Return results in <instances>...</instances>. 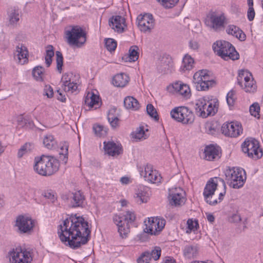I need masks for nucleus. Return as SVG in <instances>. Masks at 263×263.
<instances>
[{
	"mask_svg": "<svg viewBox=\"0 0 263 263\" xmlns=\"http://www.w3.org/2000/svg\"><path fill=\"white\" fill-rule=\"evenodd\" d=\"M82 216L71 215L58 226V234L61 241L72 249H77L82 243Z\"/></svg>",
	"mask_w": 263,
	"mask_h": 263,
	"instance_id": "obj_1",
	"label": "nucleus"
},
{
	"mask_svg": "<svg viewBox=\"0 0 263 263\" xmlns=\"http://www.w3.org/2000/svg\"><path fill=\"white\" fill-rule=\"evenodd\" d=\"M226 185L220 177L210 178L204 188L203 195L207 203L215 205L221 202L226 193Z\"/></svg>",
	"mask_w": 263,
	"mask_h": 263,
	"instance_id": "obj_2",
	"label": "nucleus"
},
{
	"mask_svg": "<svg viewBox=\"0 0 263 263\" xmlns=\"http://www.w3.org/2000/svg\"><path fill=\"white\" fill-rule=\"evenodd\" d=\"M34 170L40 175L49 176L57 172L59 168V160L53 157L42 155L35 158Z\"/></svg>",
	"mask_w": 263,
	"mask_h": 263,
	"instance_id": "obj_3",
	"label": "nucleus"
},
{
	"mask_svg": "<svg viewBox=\"0 0 263 263\" xmlns=\"http://www.w3.org/2000/svg\"><path fill=\"white\" fill-rule=\"evenodd\" d=\"M219 106L217 99L209 100L205 97L198 99L195 104V111L199 116L205 118L214 116L218 111Z\"/></svg>",
	"mask_w": 263,
	"mask_h": 263,
	"instance_id": "obj_4",
	"label": "nucleus"
},
{
	"mask_svg": "<svg viewBox=\"0 0 263 263\" xmlns=\"http://www.w3.org/2000/svg\"><path fill=\"white\" fill-rule=\"evenodd\" d=\"M214 51L217 55L224 60L239 59V54L232 44L228 41L220 40L215 42L212 46Z\"/></svg>",
	"mask_w": 263,
	"mask_h": 263,
	"instance_id": "obj_5",
	"label": "nucleus"
},
{
	"mask_svg": "<svg viewBox=\"0 0 263 263\" xmlns=\"http://www.w3.org/2000/svg\"><path fill=\"white\" fill-rule=\"evenodd\" d=\"M136 218V215L132 211H127L124 214L114 216V221L118 226V232L122 238L126 237L129 232L130 225L134 222Z\"/></svg>",
	"mask_w": 263,
	"mask_h": 263,
	"instance_id": "obj_6",
	"label": "nucleus"
},
{
	"mask_svg": "<svg viewBox=\"0 0 263 263\" xmlns=\"http://www.w3.org/2000/svg\"><path fill=\"white\" fill-rule=\"evenodd\" d=\"M242 173L245 174V171L240 168L233 167L226 170L225 175L227 183L234 189H239L242 187L245 183L246 177L243 178Z\"/></svg>",
	"mask_w": 263,
	"mask_h": 263,
	"instance_id": "obj_7",
	"label": "nucleus"
},
{
	"mask_svg": "<svg viewBox=\"0 0 263 263\" xmlns=\"http://www.w3.org/2000/svg\"><path fill=\"white\" fill-rule=\"evenodd\" d=\"M66 42L71 47L80 48L82 42L79 41L82 37V28L78 26H70L65 29Z\"/></svg>",
	"mask_w": 263,
	"mask_h": 263,
	"instance_id": "obj_8",
	"label": "nucleus"
},
{
	"mask_svg": "<svg viewBox=\"0 0 263 263\" xmlns=\"http://www.w3.org/2000/svg\"><path fill=\"white\" fill-rule=\"evenodd\" d=\"M193 82L198 90L205 91L216 85V82L210 79L206 70H202L196 72L193 76Z\"/></svg>",
	"mask_w": 263,
	"mask_h": 263,
	"instance_id": "obj_9",
	"label": "nucleus"
},
{
	"mask_svg": "<svg viewBox=\"0 0 263 263\" xmlns=\"http://www.w3.org/2000/svg\"><path fill=\"white\" fill-rule=\"evenodd\" d=\"M171 116L175 120L183 124H192L195 119L193 112L185 106L175 107L171 110Z\"/></svg>",
	"mask_w": 263,
	"mask_h": 263,
	"instance_id": "obj_10",
	"label": "nucleus"
},
{
	"mask_svg": "<svg viewBox=\"0 0 263 263\" xmlns=\"http://www.w3.org/2000/svg\"><path fill=\"white\" fill-rule=\"evenodd\" d=\"M11 263H31L32 252L21 248L12 249L8 254Z\"/></svg>",
	"mask_w": 263,
	"mask_h": 263,
	"instance_id": "obj_11",
	"label": "nucleus"
},
{
	"mask_svg": "<svg viewBox=\"0 0 263 263\" xmlns=\"http://www.w3.org/2000/svg\"><path fill=\"white\" fill-rule=\"evenodd\" d=\"M241 147L243 152L247 154L249 157L258 159L262 156V149L259 147V142L254 138L246 139Z\"/></svg>",
	"mask_w": 263,
	"mask_h": 263,
	"instance_id": "obj_12",
	"label": "nucleus"
},
{
	"mask_svg": "<svg viewBox=\"0 0 263 263\" xmlns=\"http://www.w3.org/2000/svg\"><path fill=\"white\" fill-rule=\"evenodd\" d=\"M168 199L170 204L175 206H181L186 201L185 193L181 187H173L168 190Z\"/></svg>",
	"mask_w": 263,
	"mask_h": 263,
	"instance_id": "obj_13",
	"label": "nucleus"
},
{
	"mask_svg": "<svg viewBox=\"0 0 263 263\" xmlns=\"http://www.w3.org/2000/svg\"><path fill=\"white\" fill-rule=\"evenodd\" d=\"M226 17L223 14L218 15L215 12H211L205 20V24L206 26L217 31L224 27Z\"/></svg>",
	"mask_w": 263,
	"mask_h": 263,
	"instance_id": "obj_14",
	"label": "nucleus"
},
{
	"mask_svg": "<svg viewBox=\"0 0 263 263\" xmlns=\"http://www.w3.org/2000/svg\"><path fill=\"white\" fill-rule=\"evenodd\" d=\"M137 21L140 30L143 32H150L155 26V20L150 13L138 15Z\"/></svg>",
	"mask_w": 263,
	"mask_h": 263,
	"instance_id": "obj_15",
	"label": "nucleus"
},
{
	"mask_svg": "<svg viewBox=\"0 0 263 263\" xmlns=\"http://www.w3.org/2000/svg\"><path fill=\"white\" fill-rule=\"evenodd\" d=\"M222 133L225 136L231 137H236L242 132L241 126L238 123L232 122L224 123L221 126Z\"/></svg>",
	"mask_w": 263,
	"mask_h": 263,
	"instance_id": "obj_16",
	"label": "nucleus"
},
{
	"mask_svg": "<svg viewBox=\"0 0 263 263\" xmlns=\"http://www.w3.org/2000/svg\"><path fill=\"white\" fill-rule=\"evenodd\" d=\"M15 226L21 233H27L33 227L32 220L28 217L23 215L18 216L16 219Z\"/></svg>",
	"mask_w": 263,
	"mask_h": 263,
	"instance_id": "obj_17",
	"label": "nucleus"
},
{
	"mask_svg": "<svg viewBox=\"0 0 263 263\" xmlns=\"http://www.w3.org/2000/svg\"><path fill=\"white\" fill-rule=\"evenodd\" d=\"M161 250L160 247H156L151 252L148 251L143 253L137 259V263H149L151 258L155 260L159 259Z\"/></svg>",
	"mask_w": 263,
	"mask_h": 263,
	"instance_id": "obj_18",
	"label": "nucleus"
},
{
	"mask_svg": "<svg viewBox=\"0 0 263 263\" xmlns=\"http://www.w3.org/2000/svg\"><path fill=\"white\" fill-rule=\"evenodd\" d=\"M109 26L118 33H122L124 31V28L126 26L125 19L121 15L112 16L109 19Z\"/></svg>",
	"mask_w": 263,
	"mask_h": 263,
	"instance_id": "obj_19",
	"label": "nucleus"
},
{
	"mask_svg": "<svg viewBox=\"0 0 263 263\" xmlns=\"http://www.w3.org/2000/svg\"><path fill=\"white\" fill-rule=\"evenodd\" d=\"M104 149L105 154L111 156H117L123 153L121 144H117L113 141H104Z\"/></svg>",
	"mask_w": 263,
	"mask_h": 263,
	"instance_id": "obj_20",
	"label": "nucleus"
},
{
	"mask_svg": "<svg viewBox=\"0 0 263 263\" xmlns=\"http://www.w3.org/2000/svg\"><path fill=\"white\" fill-rule=\"evenodd\" d=\"M62 198L64 200L70 202L72 207L82 206V195L80 191L75 193L63 194Z\"/></svg>",
	"mask_w": 263,
	"mask_h": 263,
	"instance_id": "obj_21",
	"label": "nucleus"
},
{
	"mask_svg": "<svg viewBox=\"0 0 263 263\" xmlns=\"http://www.w3.org/2000/svg\"><path fill=\"white\" fill-rule=\"evenodd\" d=\"M203 153L204 158L208 161L216 160L221 157L218 147L212 144L205 147Z\"/></svg>",
	"mask_w": 263,
	"mask_h": 263,
	"instance_id": "obj_22",
	"label": "nucleus"
},
{
	"mask_svg": "<svg viewBox=\"0 0 263 263\" xmlns=\"http://www.w3.org/2000/svg\"><path fill=\"white\" fill-rule=\"evenodd\" d=\"M100 99L99 96L96 95L93 91H88L85 97L84 103L88 107L89 109L93 107H95L96 109L101 105Z\"/></svg>",
	"mask_w": 263,
	"mask_h": 263,
	"instance_id": "obj_23",
	"label": "nucleus"
},
{
	"mask_svg": "<svg viewBox=\"0 0 263 263\" xmlns=\"http://www.w3.org/2000/svg\"><path fill=\"white\" fill-rule=\"evenodd\" d=\"M28 52L26 47L22 44L18 45L16 48L14 57H17L18 62L24 64L28 61Z\"/></svg>",
	"mask_w": 263,
	"mask_h": 263,
	"instance_id": "obj_24",
	"label": "nucleus"
},
{
	"mask_svg": "<svg viewBox=\"0 0 263 263\" xmlns=\"http://www.w3.org/2000/svg\"><path fill=\"white\" fill-rule=\"evenodd\" d=\"M226 32L228 34L236 37L240 41H244L246 39L245 33L239 27L236 25H229L226 29Z\"/></svg>",
	"mask_w": 263,
	"mask_h": 263,
	"instance_id": "obj_25",
	"label": "nucleus"
},
{
	"mask_svg": "<svg viewBox=\"0 0 263 263\" xmlns=\"http://www.w3.org/2000/svg\"><path fill=\"white\" fill-rule=\"evenodd\" d=\"M138 50L139 47L137 46H132L128 50V53L126 54L122 57V60L126 62L136 61L139 58V53Z\"/></svg>",
	"mask_w": 263,
	"mask_h": 263,
	"instance_id": "obj_26",
	"label": "nucleus"
},
{
	"mask_svg": "<svg viewBox=\"0 0 263 263\" xmlns=\"http://www.w3.org/2000/svg\"><path fill=\"white\" fill-rule=\"evenodd\" d=\"M128 77L123 73H119L115 75L112 79L114 85L119 87H124L128 82Z\"/></svg>",
	"mask_w": 263,
	"mask_h": 263,
	"instance_id": "obj_27",
	"label": "nucleus"
},
{
	"mask_svg": "<svg viewBox=\"0 0 263 263\" xmlns=\"http://www.w3.org/2000/svg\"><path fill=\"white\" fill-rule=\"evenodd\" d=\"M194 59L191 55L187 54H185L182 60V65L180 68V71L185 72L191 70L194 67Z\"/></svg>",
	"mask_w": 263,
	"mask_h": 263,
	"instance_id": "obj_28",
	"label": "nucleus"
},
{
	"mask_svg": "<svg viewBox=\"0 0 263 263\" xmlns=\"http://www.w3.org/2000/svg\"><path fill=\"white\" fill-rule=\"evenodd\" d=\"M7 14L9 24L11 25H16L20 20L18 10L15 8H10L7 10Z\"/></svg>",
	"mask_w": 263,
	"mask_h": 263,
	"instance_id": "obj_29",
	"label": "nucleus"
},
{
	"mask_svg": "<svg viewBox=\"0 0 263 263\" xmlns=\"http://www.w3.org/2000/svg\"><path fill=\"white\" fill-rule=\"evenodd\" d=\"M173 66V62L170 58H163L158 65V70L163 73H167Z\"/></svg>",
	"mask_w": 263,
	"mask_h": 263,
	"instance_id": "obj_30",
	"label": "nucleus"
},
{
	"mask_svg": "<svg viewBox=\"0 0 263 263\" xmlns=\"http://www.w3.org/2000/svg\"><path fill=\"white\" fill-rule=\"evenodd\" d=\"M44 146L48 149H54L58 147V144L53 136L51 134L45 135L43 141Z\"/></svg>",
	"mask_w": 263,
	"mask_h": 263,
	"instance_id": "obj_31",
	"label": "nucleus"
},
{
	"mask_svg": "<svg viewBox=\"0 0 263 263\" xmlns=\"http://www.w3.org/2000/svg\"><path fill=\"white\" fill-rule=\"evenodd\" d=\"M145 228L144 229L145 232L151 235H156L158 234L155 217L148 218L147 222L145 221Z\"/></svg>",
	"mask_w": 263,
	"mask_h": 263,
	"instance_id": "obj_32",
	"label": "nucleus"
},
{
	"mask_svg": "<svg viewBox=\"0 0 263 263\" xmlns=\"http://www.w3.org/2000/svg\"><path fill=\"white\" fill-rule=\"evenodd\" d=\"M124 105L127 109H132L135 110H138L140 107L139 103L137 100L130 96L126 97L124 99Z\"/></svg>",
	"mask_w": 263,
	"mask_h": 263,
	"instance_id": "obj_33",
	"label": "nucleus"
},
{
	"mask_svg": "<svg viewBox=\"0 0 263 263\" xmlns=\"http://www.w3.org/2000/svg\"><path fill=\"white\" fill-rule=\"evenodd\" d=\"M183 255L188 258H192L196 257L198 253V248L195 245H186L184 247Z\"/></svg>",
	"mask_w": 263,
	"mask_h": 263,
	"instance_id": "obj_34",
	"label": "nucleus"
},
{
	"mask_svg": "<svg viewBox=\"0 0 263 263\" xmlns=\"http://www.w3.org/2000/svg\"><path fill=\"white\" fill-rule=\"evenodd\" d=\"M175 90L179 94L187 97L190 93V89L188 85L176 83L173 85Z\"/></svg>",
	"mask_w": 263,
	"mask_h": 263,
	"instance_id": "obj_35",
	"label": "nucleus"
},
{
	"mask_svg": "<svg viewBox=\"0 0 263 263\" xmlns=\"http://www.w3.org/2000/svg\"><path fill=\"white\" fill-rule=\"evenodd\" d=\"M91 224L83 218V245L87 243L91 237Z\"/></svg>",
	"mask_w": 263,
	"mask_h": 263,
	"instance_id": "obj_36",
	"label": "nucleus"
},
{
	"mask_svg": "<svg viewBox=\"0 0 263 263\" xmlns=\"http://www.w3.org/2000/svg\"><path fill=\"white\" fill-rule=\"evenodd\" d=\"M244 80L245 81V87L243 88L245 89V91L251 92L255 91L257 86L253 78H252V80H251L249 76H246Z\"/></svg>",
	"mask_w": 263,
	"mask_h": 263,
	"instance_id": "obj_37",
	"label": "nucleus"
},
{
	"mask_svg": "<svg viewBox=\"0 0 263 263\" xmlns=\"http://www.w3.org/2000/svg\"><path fill=\"white\" fill-rule=\"evenodd\" d=\"M132 138L135 140L136 141L145 139L147 136L145 133L143 126H140L137 128L135 132L131 134Z\"/></svg>",
	"mask_w": 263,
	"mask_h": 263,
	"instance_id": "obj_38",
	"label": "nucleus"
},
{
	"mask_svg": "<svg viewBox=\"0 0 263 263\" xmlns=\"http://www.w3.org/2000/svg\"><path fill=\"white\" fill-rule=\"evenodd\" d=\"M161 178L160 175L156 170H153V172L151 174H148L147 176H144V180L145 181L152 183L160 182Z\"/></svg>",
	"mask_w": 263,
	"mask_h": 263,
	"instance_id": "obj_39",
	"label": "nucleus"
},
{
	"mask_svg": "<svg viewBox=\"0 0 263 263\" xmlns=\"http://www.w3.org/2000/svg\"><path fill=\"white\" fill-rule=\"evenodd\" d=\"M68 144L67 142H64L61 146V151L60 152V159L65 164L68 161Z\"/></svg>",
	"mask_w": 263,
	"mask_h": 263,
	"instance_id": "obj_40",
	"label": "nucleus"
},
{
	"mask_svg": "<svg viewBox=\"0 0 263 263\" xmlns=\"http://www.w3.org/2000/svg\"><path fill=\"white\" fill-rule=\"evenodd\" d=\"M54 55L53 47L52 45H48L46 47V55L45 57V63L47 66L49 67L52 63V58Z\"/></svg>",
	"mask_w": 263,
	"mask_h": 263,
	"instance_id": "obj_41",
	"label": "nucleus"
},
{
	"mask_svg": "<svg viewBox=\"0 0 263 263\" xmlns=\"http://www.w3.org/2000/svg\"><path fill=\"white\" fill-rule=\"evenodd\" d=\"M44 68L41 66L35 67L32 70V75L34 78L37 81H43V74Z\"/></svg>",
	"mask_w": 263,
	"mask_h": 263,
	"instance_id": "obj_42",
	"label": "nucleus"
},
{
	"mask_svg": "<svg viewBox=\"0 0 263 263\" xmlns=\"http://www.w3.org/2000/svg\"><path fill=\"white\" fill-rule=\"evenodd\" d=\"M134 197L136 202L139 204L147 201L148 196L147 195V192L141 189L138 190V192L136 194Z\"/></svg>",
	"mask_w": 263,
	"mask_h": 263,
	"instance_id": "obj_43",
	"label": "nucleus"
},
{
	"mask_svg": "<svg viewBox=\"0 0 263 263\" xmlns=\"http://www.w3.org/2000/svg\"><path fill=\"white\" fill-rule=\"evenodd\" d=\"M62 89L65 92H74L77 91L78 89V84L77 83L74 82L73 81H71L69 82H65V84H62Z\"/></svg>",
	"mask_w": 263,
	"mask_h": 263,
	"instance_id": "obj_44",
	"label": "nucleus"
},
{
	"mask_svg": "<svg viewBox=\"0 0 263 263\" xmlns=\"http://www.w3.org/2000/svg\"><path fill=\"white\" fill-rule=\"evenodd\" d=\"M186 224L187 229L186 230V233L187 234H190L192 231L195 232V231H197L199 227L198 220H193L192 219H189L187 221Z\"/></svg>",
	"mask_w": 263,
	"mask_h": 263,
	"instance_id": "obj_45",
	"label": "nucleus"
},
{
	"mask_svg": "<svg viewBox=\"0 0 263 263\" xmlns=\"http://www.w3.org/2000/svg\"><path fill=\"white\" fill-rule=\"evenodd\" d=\"M34 148L33 144L30 143H26L19 149L17 153V157L22 158L26 153L31 151Z\"/></svg>",
	"mask_w": 263,
	"mask_h": 263,
	"instance_id": "obj_46",
	"label": "nucleus"
},
{
	"mask_svg": "<svg viewBox=\"0 0 263 263\" xmlns=\"http://www.w3.org/2000/svg\"><path fill=\"white\" fill-rule=\"evenodd\" d=\"M93 129L95 134L100 137L106 136L108 131L106 127L99 124L94 125Z\"/></svg>",
	"mask_w": 263,
	"mask_h": 263,
	"instance_id": "obj_47",
	"label": "nucleus"
},
{
	"mask_svg": "<svg viewBox=\"0 0 263 263\" xmlns=\"http://www.w3.org/2000/svg\"><path fill=\"white\" fill-rule=\"evenodd\" d=\"M260 106L257 102H254L250 105L249 108V111L251 116H254L257 119L260 118Z\"/></svg>",
	"mask_w": 263,
	"mask_h": 263,
	"instance_id": "obj_48",
	"label": "nucleus"
},
{
	"mask_svg": "<svg viewBox=\"0 0 263 263\" xmlns=\"http://www.w3.org/2000/svg\"><path fill=\"white\" fill-rule=\"evenodd\" d=\"M107 119L112 128H116L119 126V120L118 117H115L111 112V110L109 111Z\"/></svg>",
	"mask_w": 263,
	"mask_h": 263,
	"instance_id": "obj_49",
	"label": "nucleus"
},
{
	"mask_svg": "<svg viewBox=\"0 0 263 263\" xmlns=\"http://www.w3.org/2000/svg\"><path fill=\"white\" fill-rule=\"evenodd\" d=\"M57 69L59 73H61L63 66V57L61 51L55 52Z\"/></svg>",
	"mask_w": 263,
	"mask_h": 263,
	"instance_id": "obj_50",
	"label": "nucleus"
},
{
	"mask_svg": "<svg viewBox=\"0 0 263 263\" xmlns=\"http://www.w3.org/2000/svg\"><path fill=\"white\" fill-rule=\"evenodd\" d=\"M146 111L148 115L153 118L155 121H158L159 117L156 109L151 104H148L146 106Z\"/></svg>",
	"mask_w": 263,
	"mask_h": 263,
	"instance_id": "obj_51",
	"label": "nucleus"
},
{
	"mask_svg": "<svg viewBox=\"0 0 263 263\" xmlns=\"http://www.w3.org/2000/svg\"><path fill=\"white\" fill-rule=\"evenodd\" d=\"M163 7L166 9L174 7L179 0H157Z\"/></svg>",
	"mask_w": 263,
	"mask_h": 263,
	"instance_id": "obj_52",
	"label": "nucleus"
},
{
	"mask_svg": "<svg viewBox=\"0 0 263 263\" xmlns=\"http://www.w3.org/2000/svg\"><path fill=\"white\" fill-rule=\"evenodd\" d=\"M105 44L107 49L110 51H115L117 45L116 41L110 38L105 40Z\"/></svg>",
	"mask_w": 263,
	"mask_h": 263,
	"instance_id": "obj_53",
	"label": "nucleus"
},
{
	"mask_svg": "<svg viewBox=\"0 0 263 263\" xmlns=\"http://www.w3.org/2000/svg\"><path fill=\"white\" fill-rule=\"evenodd\" d=\"M141 168V170L139 171L140 174L141 176L143 177L144 178L145 176H147L148 174H151L154 170L153 166L149 164H147Z\"/></svg>",
	"mask_w": 263,
	"mask_h": 263,
	"instance_id": "obj_54",
	"label": "nucleus"
},
{
	"mask_svg": "<svg viewBox=\"0 0 263 263\" xmlns=\"http://www.w3.org/2000/svg\"><path fill=\"white\" fill-rule=\"evenodd\" d=\"M246 76L252 77L251 73L247 70H241L239 72L238 76L237 77V83L242 88L243 86L242 79H244Z\"/></svg>",
	"mask_w": 263,
	"mask_h": 263,
	"instance_id": "obj_55",
	"label": "nucleus"
},
{
	"mask_svg": "<svg viewBox=\"0 0 263 263\" xmlns=\"http://www.w3.org/2000/svg\"><path fill=\"white\" fill-rule=\"evenodd\" d=\"M158 233L161 231L165 225V220L163 218L155 217Z\"/></svg>",
	"mask_w": 263,
	"mask_h": 263,
	"instance_id": "obj_56",
	"label": "nucleus"
},
{
	"mask_svg": "<svg viewBox=\"0 0 263 263\" xmlns=\"http://www.w3.org/2000/svg\"><path fill=\"white\" fill-rule=\"evenodd\" d=\"M235 91L233 90H230L227 96V102L229 106H233L234 104L235 99L234 98Z\"/></svg>",
	"mask_w": 263,
	"mask_h": 263,
	"instance_id": "obj_57",
	"label": "nucleus"
},
{
	"mask_svg": "<svg viewBox=\"0 0 263 263\" xmlns=\"http://www.w3.org/2000/svg\"><path fill=\"white\" fill-rule=\"evenodd\" d=\"M45 95L49 98H51L53 96V90L50 85H46L44 88Z\"/></svg>",
	"mask_w": 263,
	"mask_h": 263,
	"instance_id": "obj_58",
	"label": "nucleus"
},
{
	"mask_svg": "<svg viewBox=\"0 0 263 263\" xmlns=\"http://www.w3.org/2000/svg\"><path fill=\"white\" fill-rule=\"evenodd\" d=\"M255 12L253 7L249 8L247 11V17L249 21H252L255 17Z\"/></svg>",
	"mask_w": 263,
	"mask_h": 263,
	"instance_id": "obj_59",
	"label": "nucleus"
},
{
	"mask_svg": "<svg viewBox=\"0 0 263 263\" xmlns=\"http://www.w3.org/2000/svg\"><path fill=\"white\" fill-rule=\"evenodd\" d=\"M27 120L25 119L22 115H20L17 117V122L18 126L24 127L26 124Z\"/></svg>",
	"mask_w": 263,
	"mask_h": 263,
	"instance_id": "obj_60",
	"label": "nucleus"
},
{
	"mask_svg": "<svg viewBox=\"0 0 263 263\" xmlns=\"http://www.w3.org/2000/svg\"><path fill=\"white\" fill-rule=\"evenodd\" d=\"M44 196L47 199L51 200L53 202L55 200V196L53 192H46L44 193Z\"/></svg>",
	"mask_w": 263,
	"mask_h": 263,
	"instance_id": "obj_61",
	"label": "nucleus"
},
{
	"mask_svg": "<svg viewBox=\"0 0 263 263\" xmlns=\"http://www.w3.org/2000/svg\"><path fill=\"white\" fill-rule=\"evenodd\" d=\"M199 44L197 42L191 40L189 42V47L191 49L196 50L199 48Z\"/></svg>",
	"mask_w": 263,
	"mask_h": 263,
	"instance_id": "obj_62",
	"label": "nucleus"
},
{
	"mask_svg": "<svg viewBox=\"0 0 263 263\" xmlns=\"http://www.w3.org/2000/svg\"><path fill=\"white\" fill-rule=\"evenodd\" d=\"M241 220L240 215L238 214H233L231 217V221L233 222H239Z\"/></svg>",
	"mask_w": 263,
	"mask_h": 263,
	"instance_id": "obj_63",
	"label": "nucleus"
},
{
	"mask_svg": "<svg viewBox=\"0 0 263 263\" xmlns=\"http://www.w3.org/2000/svg\"><path fill=\"white\" fill-rule=\"evenodd\" d=\"M72 75V73L71 74H67V73H65L64 74L62 78V81H63V84H65V82H69L70 81H71V78L70 77H71Z\"/></svg>",
	"mask_w": 263,
	"mask_h": 263,
	"instance_id": "obj_64",
	"label": "nucleus"
}]
</instances>
